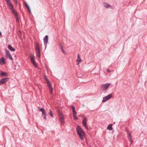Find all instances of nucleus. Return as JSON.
<instances>
[{"label": "nucleus", "instance_id": "obj_1", "mask_svg": "<svg viewBox=\"0 0 147 147\" xmlns=\"http://www.w3.org/2000/svg\"><path fill=\"white\" fill-rule=\"evenodd\" d=\"M76 131L78 135H79V137L81 140H83V137L84 135V133L81 127L78 126L76 129Z\"/></svg>", "mask_w": 147, "mask_h": 147}, {"label": "nucleus", "instance_id": "obj_2", "mask_svg": "<svg viewBox=\"0 0 147 147\" xmlns=\"http://www.w3.org/2000/svg\"><path fill=\"white\" fill-rule=\"evenodd\" d=\"M45 80L46 82L47 83L48 86L49 87V90L51 94H52L53 93V90L52 86L51 85V83H50L49 81V80L46 77H45Z\"/></svg>", "mask_w": 147, "mask_h": 147}, {"label": "nucleus", "instance_id": "obj_3", "mask_svg": "<svg viewBox=\"0 0 147 147\" xmlns=\"http://www.w3.org/2000/svg\"><path fill=\"white\" fill-rule=\"evenodd\" d=\"M110 83H106L105 84H102L101 86V89L103 91L106 90L110 85Z\"/></svg>", "mask_w": 147, "mask_h": 147}, {"label": "nucleus", "instance_id": "obj_4", "mask_svg": "<svg viewBox=\"0 0 147 147\" xmlns=\"http://www.w3.org/2000/svg\"><path fill=\"white\" fill-rule=\"evenodd\" d=\"M112 94H110L107 96H106L103 98V99L102 100V102H104L110 99L112 97Z\"/></svg>", "mask_w": 147, "mask_h": 147}, {"label": "nucleus", "instance_id": "obj_5", "mask_svg": "<svg viewBox=\"0 0 147 147\" xmlns=\"http://www.w3.org/2000/svg\"><path fill=\"white\" fill-rule=\"evenodd\" d=\"M125 131L127 134V137L128 138L129 141L130 142H132V140L131 138V132L127 128H125Z\"/></svg>", "mask_w": 147, "mask_h": 147}, {"label": "nucleus", "instance_id": "obj_6", "mask_svg": "<svg viewBox=\"0 0 147 147\" xmlns=\"http://www.w3.org/2000/svg\"><path fill=\"white\" fill-rule=\"evenodd\" d=\"M5 51L7 57L8 58H9L10 60H12L13 59V58L10 54L9 51L7 50V49L5 50Z\"/></svg>", "mask_w": 147, "mask_h": 147}, {"label": "nucleus", "instance_id": "obj_7", "mask_svg": "<svg viewBox=\"0 0 147 147\" xmlns=\"http://www.w3.org/2000/svg\"><path fill=\"white\" fill-rule=\"evenodd\" d=\"M43 40L44 45L45 46V49H46L47 47V44L48 41V36L47 35L45 36L43 38Z\"/></svg>", "mask_w": 147, "mask_h": 147}, {"label": "nucleus", "instance_id": "obj_8", "mask_svg": "<svg viewBox=\"0 0 147 147\" xmlns=\"http://www.w3.org/2000/svg\"><path fill=\"white\" fill-rule=\"evenodd\" d=\"M9 78H5L1 79L0 80V85L4 84L7 82L9 80Z\"/></svg>", "mask_w": 147, "mask_h": 147}, {"label": "nucleus", "instance_id": "obj_9", "mask_svg": "<svg viewBox=\"0 0 147 147\" xmlns=\"http://www.w3.org/2000/svg\"><path fill=\"white\" fill-rule=\"evenodd\" d=\"M103 5L104 7L107 8H112V7L109 4L106 3H103Z\"/></svg>", "mask_w": 147, "mask_h": 147}, {"label": "nucleus", "instance_id": "obj_10", "mask_svg": "<svg viewBox=\"0 0 147 147\" xmlns=\"http://www.w3.org/2000/svg\"><path fill=\"white\" fill-rule=\"evenodd\" d=\"M30 60L33 65L35 67H36L37 66L36 63L34 60V57H33L32 56L31 57Z\"/></svg>", "mask_w": 147, "mask_h": 147}, {"label": "nucleus", "instance_id": "obj_11", "mask_svg": "<svg viewBox=\"0 0 147 147\" xmlns=\"http://www.w3.org/2000/svg\"><path fill=\"white\" fill-rule=\"evenodd\" d=\"M86 117L84 118L83 121L82 123L84 126L87 129H88V127L87 125V123H86Z\"/></svg>", "mask_w": 147, "mask_h": 147}, {"label": "nucleus", "instance_id": "obj_12", "mask_svg": "<svg viewBox=\"0 0 147 147\" xmlns=\"http://www.w3.org/2000/svg\"><path fill=\"white\" fill-rule=\"evenodd\" d=\"M38 110L39 111L42 112V115H46V113L45 111V110L43 108H40L39 107L38 108Z\"/></svg>", "mask_w": 147, "mask_h": 147}, {"label": "nucleus", "instance_id": "obj_13", "mask_svg": "<svg viewBox=\"0 0 147 147\" xmlns=\"http://www.w3.org/2000/svg\"><path fill=\"white\" fill-rule=\"evenodd\" d=\"M11 7L10 9L11 10L12 12L14 13L15 16H16L18 13L13 8V5L9 6Z\"/></svg>", "mask_w": 147, "mask_h": 147}, {"label": "nucleus", "instance_id": "obj_14", "mask_svg": "<svg viewBox=\"0 0 147 147\" xmlns=\"http://www.w3.org/2000/svg\"><path fill=\"white\" fill-rule=\"evenodd\" d=\"M36 52L40 51V49L39 47V45L38 42H36V48H35Z\"/></svg>", "mask_w": 147, "mask_h": 147}, {"label": "nucleus", "instance_id": "obj_15", "mask_svg": "<svg viewBox=\"0 0 147 147\" xmlns=\"http://www.w3.org/2000/svg\"><path fill=\"white\" fill-rule=\"evenodd\" d=\"M5 63V59L4 57H2L1 59H0V64L2 65Z\"/></svg>", "mask_w": 147, "mask_h": 147}, {"label": "nucleus", "instance_id": "obj_16", "mask_svg": "<svg viewBox=\"0 0 147 147\" xmlns=\"http://www.w3.org/2000/svg\"><path fill=\"white\" fill-rule=\"evenodd\" d=\"M0 75L2 77L8 76L7 73L4 71H1L0 74Z\"/></svg>", "mask_w": 147, "mask_h": 147}, {"label": "nucleus", "instance_id": "obj_17", "mask_svg": "<svg viewBox=\"0 0 147 147\" xmlns=\"http://www.w3.org/2000/svg\"><path fill=\"white\" fill-rule=\"evenodd\" d=\"M8 48L10 51H15V49L12 47L11 45H9L8 46Z\"/></svg>", "mask_w": 147, "mask_h": 147}, {"label": "nucleus", "instance_id": "obj_18", "mask_svg": "<svg viewBox=\"0 0 147 147\" xmlns=\"http://www.w3.org/2000/svg\"><path fill=\"white\" fill-rule=\"evenodd\" d=\"M5 2L6 3L7 5L9 6H10L11 5H12L11 3V0H5Z\"/></svg>", "mask_w": 147, "mask_h": 147}, {"label": "nucleus", "instance_id": "obj_19", "mask_svg": "<svg viewBox=\"0 0 147 147\" xmlns=\"http://www.w3.org/2000/svg\"><path fill=\"white\" fill-rule=\"evenodd\" d=\"M59 121L61 122L62 124H63L64 123V118L63 116L59 117Z\"/></svg>", "mask_w": 147, "mask_h": 147}, {"label": "nucleus", "instance_id": "obj_20", "mask_svg": "<svg viewBox=\"0 0 147 147\" xmlns=\"http://www.w3.org/2000/svg\"><path fill=\"white\" fill-rule=\"evenodd\" d=\"M81 61V59L80 57V55L79 54L78 55L77 59L76 60V62H80Z\"/></svg>", "mask_w": 147, "mask_h": 147}, {"label": "nucleus", "instance_id": "obj_21", "mask_svg": "<svg viewBox=\"0 0 147 147\" xmlns=\"http://www.w3.org/2000/svg\"><path fill=\"white\" fill-rule=\"evenodd\" d=\"M112 124H110L107 127V129L110 130H112L113 129V128L112 127Z\"/></svg>", "mask_w": 147, "mask_h": 147}, {"label": "nucleus", "instance_id": "obj_22", "mask_svg": "<svg viewBox=\"0 0 147 147\" xmlns=\"http://www.w3.org/2000/svg\"><path fill=\"white\" fill-rule=\"evenodd\" d=\"M36 54L38 57L40 58V51L36 52Z\"/></svg>", "mask_w": 147, "mask_h": 147}, {"label": "nucleus", "instance_id": "obj_23", "mask_svg": "<svg viewBox=\"0 0 147 147\" xmlns=\"http://www.w3.org/2000/svg\"><path fill=\"white\" fill-rule=\"evenodd\" d=\"M25 5L26 6V7L27 8L28 10H29V12L30 13L31 12V10H30V8L29 6L28 5V4H27V3H25Z\"/></svg>", "mask_w": 147, "mask_h": 147}, {"label": "nucleus", "instance_id": "obj_24", "mask_svg": "<svg viewBox=\"0 0 147 147\" xmlns=\"http://www.w3.org/2000/svg\"><path fill=\"white\" fill-rule=\"evenodd\" d=\"M25 5L26 6V7L27 8L28 10H29V12L30 13L31 12V10H30V8L29 6L28 5V4H27V3H25Z\"/></svg>", "mask_w": 147, "mask_h": 147}, {"label": "nucleus", "instance_id": "obj_25", "mask_svg": "<svg viewBox=\"0 0 147 147\" xmlns=\"http://www.w3.org/2000/svg\"><path fill=\"white\" fill-rule=\"evenodd\" d=\"M25 5L26 6V7L27 8L28 10H29V12L30 13L31 12V10H30V8L29 6L28 5V4H27V3H25Z\"/></svg>", "mask_w": 147, "mask_h": 147}, {"label": "nucleus", "instance_id": "obj_26", "mask_svg": "<svg viewBox=\"0 0 147 147\" xmlns=\"http://www.w3.org/2000/svg\"><path fill=\"white\" fill-rule=\"evenodd\" d=\"M25 5L26 6V7L27 8L28 10H29V12L30 13L31 12V10H30V8L29 6L28 5V4H27V3H25Z\"/></svg>", "mask_w": 147, "mask_h": 147}, {"label": "nucleus", "instance_id": "obj_27", "mask_svg": "<svg viewBox=\"0 0 147 147\" xmlns=\"http://www.w3.org/2000/svg\"><path fill=\"white\" fill-rule=\"evenodd\" d=\"M15 17L16 18V21L17 22H18L19 21V18L18 17V14L16 15V16H15Z\"/></svg>", "mask_w": 147, "mask_h": 147}, {"label": "nucleus", "instance_id": "obj_28", "mask_svg": "<svg viewBox=\"0 0 147 147\" xmlns=\"http://www.w3.org/2000/svg\"><path fill=\"white\" fill-rule=\"evenodd\" d=\"M49 114L52 118L53 117V114L51 110H49Z\"/></svg>", "mask_w": 147, "mask_h": 147}, {"label": "nucleus", "instance_id": "obj_29", "mask_svg": "<svg viewBox=\"0 0 147 147\" xmlns=\"http://www.w3.org/2000/svg\"><path fill=\"white\" fill-rule=\"evenodd\" d=\"M60 47H61V51H62V52H63V53L64 54H65V51L63 49V47L62 45H60Z\"/></svg>", "mask_w": 147, "mask_h": 147}, {"label": "nucleus", "instance_id": "obj_30", "mask_svg": "<svg viewBox=\"0 0 147 147\" xmlns=\"http://www.w3.org/2000/svg\"><path fill=\"white\" fill-rule=\"evenodd\" d=\"M58 112H59V117H63V115L62 113L61 112H60V110H59Z\"/></svg>", "mask_w": 147, "mask_h": 147}, {"label": "nucleus", "instance_id": "obj_31", "mask_svg": "<svg viewBox=\"0 0 147 147\" xmlns=\"http://www.w3.org/2000/svg\"><path fill=\"white\" fill-rule=\"evenodd\" d=\"M73 116H75L76 115V112L75 111H73Z\"/></svg>", "mask_w": 147, "mask_h": 147}, {"label": "nucleus", "instance_id": "obj_32", "mask_svg": "<svg viewBox=\"0 0 147 147\" xmlns=\"http://www.w3.org/2000/svg\"><path fill=\"white\" fill-rule=\"evenodd\" d=\"M71 107L72 108L73 111H75V107L74 106H72Z\"/></svg>", "mask_w": 147, "mask_h": 147}, {"label": "nucleus", "instance_id": "obj_33", "mask_svg": "<svg viewBox=\"0 0 147 147\" xmlns=\"http://www.w3.org/2000/svg\"><path fill=\"white\" fill-rule=\"evenodd\" d=\"M74 118V119H76V120H77L78 119V117H76V115H75V116H73Z\"/></svg>", "mask_w": 147, "mask_h": 147}, {"label": "nucleus", "instance_id": "obj_34", "mask_svg": "<svg viewBox=\"0 0 147 147\" xmlns=\"http://www.w3.org/2000/svg\"><path fill=\"white\" fill-rule=\"evenodd\" d=\"M44 115L45 116V117L43 118V119L45 120H46L47 119L46 115Z\"/></svg>", "mask_w": 147, "mask_h": 147}, {"label": "nucleus", "instance_id": "obj_35", "mask_svg": "<svg viewBox=\"0 0 147 147\" xmlns=\"http://www.w3.org/2000/svg\"><path fill=\"white\" fill-rule=\"evenodd\" d=\"M14 3H17V0H13Z\"/></svg>", "mask_w": 147, "mask_h": 147}, {"label": "nucleus", "instance_id": "obj_36", "mask_svg": "<svg viewBox=\"0 0 147 147\" xmlns=\"http://www.w3.org/2000/svg\"><path fill=\"white\" fill-rule=\"evenodd\" d=\"M107 72H108L109 73H110V72H111V71L109 69H107Z\"/></svg>", "mask_w": 147, "mask_h": 147}, {"label": "nucleus", "instance_id": "obj_37", "mask_svg": "<svg viewBox=\"0 0 147 147\" xmlns=\"http://www.w3.org/2000/svg\"><path fill=\"white\" fill-rule=\"evenodd\" d=\"M0 35L1 36H2V33L0 31Z\"/></svg>", "mask_w": 147, "mask_h": 147}, {"label": "nucleus", "instance_id": "obj_38", "mask_svg": "<svg viewBox=\"0 0 147 147\" xmlns=\"http://www.w3.org/2000/svg\"><path fill=\"white\" fill-rule=\"evenodd\" d=\"M79 64V63H78L77 64V65H78V64Z\"/></svg>", "mask_w": 147, "mask_h": 147}]
</instances>
